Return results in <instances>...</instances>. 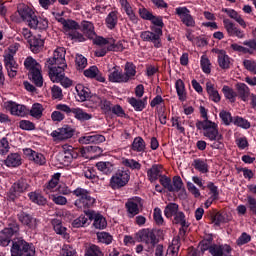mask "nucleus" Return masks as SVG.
<instances>
[{
    "label": "nucleus",
    "instance_id": "1",
    "mask_svg": "<svg viewBox=\"0 0 256 256\" xmlns=\"http://www.w3.org/2000/svg\"><path fill=\"white\" fill-rule=\"evenodd\" d=\"M196 128L202 131L206 139L213 141L211 144L212 149H222L223 147V134L219 133V125L209 119L197 120Z\"/></svg>",
    "mask_w": 256,
    "mask_h": 256
},
{
    "label": "nucleus",
    "instance_id": "2",
    "mask_svg": "<svg viewBox=\"0 0 256 256\" xmlns=\"http://www.w3.org/2000/svg\"><path fill=\"white\" fill-rule=\"evenodd\" d=\"M55 19L62 25L64 35L69 39L78 41V43H83V41H85V36L79 32L81 26L75 20L65 19L61 14H56Z\"/></svg>",
    "mask_w": 256,
    "mask_h": 256
},
{
    "label": "nucleus",
    "instance_id": "3",
    "mask_svg": "<svg viewBox=\"0 0 256 256\" xmlns=\"http://www.w3.org/2000/svg\"><path fill=\"white\" fill-rule=\"evenodd\" d=\"M94 45H98L99 49L96 50V57H105L109 51H123L125 46L123 41L115 42L113 38H104L96 36L93 40Z\"/></svg>",
    "mask_w": 256,
    "mask_h": 256
},
{
    "label": "nucleus",
    "instance_id": "4",
    "mask_svg": "<svg viewBox=\"0 0 256 256\" xmlns=\"http://www.w3.org/2000/svg\"><path fill=\"white\" fill-rule=\"evenodd\" d=\"M25 69L28 70V77L36 87H43V74H41V64L33 57L29 56L24 61Z\"/></svg>",
    "mask_w": 256,
    "mask_h": 256
},
{
    "label": "nucleus",
    "instance_id": "5",
    "mask_svg": "<svg viewBox=\"0 0 256 256\" xmlns=\"http://www.w3.org/2000/svg\"><path fill=\"white\" fill-rule=\"evenodd\" d=\"M72 193L77 197L74 202L77 209L85 211V209H90L92 205H95V198L91 197L89 190L85 188H76Z\"/></svg>",
    "mask_w": 256,
    "mask_h": 256
},
{
    "label": "nucleus",
    "instance_id": "6",
    "mask_svg": "<svg viewBox=\"0 0 256 256\" xmlns=\"http://www.w3.org/2000/svg\"><path fill=\"white\" fill-rule=\"evenodd\" d=\"M12 256H35V247L23 239L14 240L11 247Z\"/></svg>",
    "mask_w": 256,
    "mask_h": 256
},
{
    "label": "nucleus",
    "instance_id": "7",
    "mask_svg": "<svg viewBox=\"0 0 256 256\" xmlns=\"http://www.w3.org/2000/svg\"><path fill=\"white\" fill-rule=\"evenodd\" d=\"M151 31H143L140 34V38L142 41H147L148 43H152L156 49H161L163 44L161 42V37H163V30L161 28L155 29L150 28Z\"/></svg>",
    "mask_w": 256,
    "mask_h": 256
},
{
    "label": "nucleus",
    "instance_id": "8",
    "mask_svg": "<svg viewBox=\"0 0 256 256\" xmlns=\"http://www.w3.org/2000/svg\"><path fill=\"white\" fill-rule=\"evenodd\" d=\"M129 179H131V172H129V170H117V172L110 179V187L114 190L121 189L122 187H125L127 183H129Z\"/></svg>",
    "mask_w": 256,
    "mask_h": 256
},
{
    "label": "nucleus",
    "instance_id": "9",
    "mask_svg": "<svg viewBox=\"0 0 256 256\" xmlns=\"http://www.w3.org/2000/svg\"><path fill=\"white\" fill-rule=\"evenodd\" d=\"M29 187V182L26 179L16 181L8 191V199H10V201H15L18 197H21L23 193L29 191Z\"/></svg>",
    "mask_w": 256,
    "mask_h": 256
},
{
    "label": "nucleus",
    "instance_id": "10",
    "mask_svg": "<svg viewBox=\"0 0 256 256\" xmlns=\"http://www.w3.org/2000/svg\"><path fill=\"white\" fill-rule=\"evenodd\" d=\"M139 238L145 244V251L151 253L157 245V236L151 229H143L139 232Z\"/></svg>",
    "mask_w": 256,
    "mask_h": 256
},
{
    "label": "nucleus",
    "instance_id": "11",
    "mask_svg": "<svg viewBox=\"0 0 256 256\" xmlns=\"http://www.w3.org/2000/svg\"><path fill=\"white\" fill-rule=\"evenodd\" d=\"M175 13L186 27H195V19L187 7H177Z\"/></svg>",
    "mask_w": 256,
    "mask_h": 256
},
{
    "label": "nucleus",
    "instance_id": "12",
    "mask_svg": "<svg viewBox=\"0 0 256 256\" xmlns=\"http://www.w3.org/2000/svg\"><path fill=\"white\" fill-rule=\"evenodd\" d=\"M6 109L16 117H27V115H29V108H27V106L23 104H17L13 101L6 103Z\"/></svg>",
    "mask_w": 256,
    "mask_h": 256
},
{
    "label": "nucleus",
    "instance_id": "13",
    "mask_svg": "<svg viewBox=\"0 0 256 256\" xmlns=\"http://www.w3.org/2000/svg\"><path fill=\"white\" fill-rule=\"evenodd\" d=\"M16 233H19V225L17 224L8 228H4L0 232V245L2 247H7V245L11 243V237H13V235H15Z\"/></svg>",
    "mask_w": 256,
    "mask_h": 256
},
{
    "label": "nucleus",
    "instance_id": "14",
    "mask_svg": "<svg viewBox=\"0 0 256 256\" xmlns=\"http://www.w3.org/2000/svg\"><path fill=\"white\" fill-rule=\"evenodd\" d=\"M224 28L226 29L229 37H237V39H245V32L241 30L235 23L229 19L223 20Z\"/></svg>",
    "mask_w": 256,
    "mask_h": 256
},
{
    "label": "nucleus",
    "instance_id": "15",
    "mask_svg": "<svg viewBox=\"0 0 256 256\" xmlns=\"http://www.w3.org/2000/svg\"><path fill=\"white\" fill-rule=\"evenodd\" d=\"M214 53L217 54V63L220 69L227 71L230 67H233V59L227 55L225 50H214Z\"/></svg>",
    "mask_w": 256,
    "mask_h": 256
},
{
    "label": "nucleus",
    "instance_id": "16",
    "mask_svg": "<svg viewBox=\"0 0 256 256\" xmlns=\"http://www.w3.org/2000/svg\"><path fill=\"white\" fill-rule=\"evenodd\" d=\"M4 65L6 67L8 77H17V71H19V64H17L12 54L4 55Z\"/></svg>",
    "mask_w": 256,
    "mask_h": 256
},
{
    "label": "nucleus",
    "instance_id": "17",
    "mask_svg": "<svg viewBox=\"0 0 256 256\" xmlns=\"http://www.w3.org/2000/svg\"><path fill=\"white\" fill-rule=\"evenodd\" d=\"M65 53V48H56L53 57L47 60V65H61L62 67H67V62H65Z\"/></svg>",
    "mask_w": 256,
    "mask_h": 256
},
{
    "label": "nucleus",
    "instance_id": "18",
    "mask_svg": "<svg viewBox=\"0 0 256 256\" xmlns=\"http://www.w3.org/2000/svg\"><path fill=\"white\" fill-rule=\"evenodd\" d=\"M17 13L22 21H25L29 25L32 19L35 17V9L25 4H20L17 9Z\"/></svg>",
    "mask_w": 256,
    "mask_h": 256
},
{
    "label": "nucleus",
    "instance_id": "19",
    "mask_svg": "<svg viewBox=\"0 0 256 256\" xmlns=\"http://www.w3.org/2000/svg\"><path fill=\"white\" fill-rule=\"evenodd\" d=\"M54 141H65L73 137V129L69 126L58 128L50 134Z\"/></svg>",
    "mask_w": 256,
    "mask_h": 256
},
{
    "label": "nucleus",
    "instance_id": "20",
    "mask_svg": "<svg viewBox=\"0 0 256 256\" xmlns=\"http://www.w3.org/2000/svg\"><path fill=\"white\" fill-rule=\"evenodd\" d=\"M49 69V77L53 83H59L63 75H65V69L67 66L51 65L47 64Z\"/></svg>",
    "mask_w": 256,
    "mask_h": 256
},
{
    "label": "nucleus",
    "instance_id": "21",
    "mask_svg": "<svg viewBox=\"0 0 256 256\" xmlns=\"http://www.w3.org/2000/svg\"><path fill=\"white\" fill-rule=\"evenodd\" d=\"M25 157H27L30 161H34L37 165H45L46 159L45 156L39 152H35L31 148H26L23 150Z\"/></svg>",
    "mask_w": 256,
    "mask_h": 256
},
{
    "label": "nucleus",
    "instance_id": "22",
    "mask_svg": "<svg viewBox=\"0 0 256 256\" xmlns=\"http://www.w3.org/2000/svg\"><path fill=\"white\" fill-rule=\"evenodd\" d=\"M30 29H38L39 31H45L49 27V20L47 18L38 17L37 14L30 20L28 24Z\"/></svg>",
    "mask_w": 256,
    "mask_h": 256
},
{
    "label": "nucleus",
    "instance_id": "23",
    "mask_svg": "<svg viewBox=\"0 0 256 256\" xmlns=\"http://www.w3.org/2000/svg\"><path fill=\"white\" fill-rule=\"evenodd\" d=\"M87 215L89 219H92L94 221L93 225L95 229H105V227H107V220L105 219V217H103V215L95 211H88Z\"/></svg>",
    "mask_w": 256,
    "mask_h": 256
},
{
    "label": "nucleus",
    "instance_id": "24",
    "mask_svg": "<svg viewBox=\"0 0 256 256\" xmlns=\"http://www.w3.org/2000/svg\"><path fill=\"white\" fill-rule=\"evenodd\" d=\"M108 79L111 83H127L125 80V76L123 71L119 68V66H114L108 75Z\"/></svg>",
    "mask_w": 256,
    "mask_h": 256
},
{
    "label": "nucleus",
    "instance_id": "25",
    "mask_svg": "<svg viewBox=\"0 0 256 256\" xmlns=\"http://www.w3.org/2000/svg\"><path fill=\"white\" fill-rule=\"evenodd\" d=\"M18 219L22 225H26L28 229H36L37 228V219H35L33 216L21 212L18 214Z\"/></svg>",
    "mask_w": 256,
    "mask_h": 256
},
{
    "label": "nucleus",
    "instance_id": "26",
    "mask_svg": "<svg viewBox=\"0 0 256 256\" xmlns=\"http://www.w3.org/2000/svg\"><path fill=\"white\" fill-rule=\"evenodd\" d=\"M84 76L88 79H96L99 83H105V78L97 66H91L84 71Z\"/></svg>",
    "mask_w": 256,
    "mask_h": 256
},
{
    "label": "nucleus",
    "instance_id": "27",
    "mask_svg": "<svg viewBox=\"0 0 256 256\" xmlns=\"http://www.w3.org/2000/svg\"><path fill=\"white\" fill-rule=\"evenodd\" d=\"M231 253V246L225 244V245H217L213 244L210 247V254L212 256H227Z\"/></svg>",
    "mask_w": 256,
    "mask_h": 256
},
{
    "label": "nucleus",
    "instance_id": "28",
    "mask_svg": "<svg viewBox=\"0 0 256 256\" xmlns=\"http://www.w3.org/2000/svg\"><path fill=\"white\" fill-rule=\"evenodd\" d=\"M75 89L77 92L76 99L80 103H83V101H87L91 96V91L89 90V88L85 87L83 84H77Z\"/></svg>",
    "mask_w": 256,
    "mask_h": 256
},
{
    "label": "nucleus",
    "instance_id": "29",
    "mask_svg": "<svg viewBox=\"0 0 256 256\" xmlns=\"http://www.w3.org/2000/svg\"><path fill=\"white\" fill-rule=\"evenodd\" d=\"M125 207L128 212V217L133 219L135 215H139V199H131L128 200L125 204Z\"/></svg>",
    "mask_w": 256,
    "mask_h": 256
},
{
    "label": "nucleus",
    "instance_id": "30",
    "mask_svg": "<svg viewBox=\"0 0 256 256\" xmlns=\"http://www.w3.org/2000/svg\"><path fill=\"white\" fill-rule=\"evenodd\" d=\"M63 153H64V159L67 163H71L72 159H77L79 157V151L73 146H69L67 144L62 146Z\"/></svg>",
    "mask_w": 256,
    "mask_h": 256
},
{
    "label": "nucleus",
    "instance_id": "31",
    "mask_svg": "<svg viewBox=\"0 0 256 256\" xmlns=\"http://www.w3.org/2000/svg\"><path fill=\"white\" fill-rule=\"evenodd\" d=\"M28 43L32 53H39V51L43 49V45H45V41L41 38L40 35L33 36L30 40H28Z\"/></svg>",
    "mask_w": 256,
    "mask_h": 256
},
{
    "label": "nucleus",
    "instance_id": "32",
    "mask_svg": "<svg viewBox=\"0 0 256 256\" xmlns=\"http://www.w3.org/2000/svg\"><path fill=\"white\" fill-rule=\"evenodd\" d=\"M175 89L179 101H181L182 103H184V101H187V88H185V82H183L181 79L176 80Z\"/></svg>",
    "mask_w": 256,
    "mask_h": 256
},
{
    "label": "nucleus",
    "instance_id": "33",
    "mask_svg": "<svg viewBox=\"0 0 256 256\" xmlns=\"http://www.w3.org/2000/svg\"><path fill=\"white\" fill-rule=\"evenodd\" d=\"M120 5L123 11H125L126 15L129 17L132 23H137V15H135V11H133V7L127 0H120Z\"/></svg>",
    "mask_w": 256,
    "mask_h": 256
},
{
    "label": "nucleus",
    "instance_id": "34",
    "mask_svg": "<svg viewBox=\"0 0 256 256\" xmlns=\"http://www.w3.org/2000/svg\"><path fill=\"white\" fill-rule=\"evenodd\" d=\"M206 91L211 101H213L214 103H219V101H221V95L219 94V91L215 89V85H213L211 81L206 82Z\"/></svg>",
    "mask_w": 256,
    "mask_h": 256
},
{
    "label": "nucleus",
    "instance_id": "35",
    "mask_svg": "<svg viewBox=\"0 0 256 256\" xmlns=\"http://www.w3.org/2000/svg\"><path fill=\"white\" fill-rule=\"evenodd\" d=\"M22 163L21 155L19 153H11L4 161L6 167H19Z\"/></svg>",
    "mask_w": 256,
    "mask_h": 256
},
{
    "label": "nucleus",
    "instance_id": "36",
    "mask_svg": "<svg viewBox=\"0 0 256 256\" xmlns=\"http://www.w3.org/2000/svg\"><path fill=\"white\" fill-rule=\"evenodd\" d=\"M52 225L57 235H62L64 239H69V233H67V228L63 226V222H61V220L53 219Z\"/></svg>",
    "mask_w": 256,
    "mask_h": 256
},
{
    "label": "nucleus",
    "instance_id": "37",
    "mask_svg": "<svg viewBox=\"0 0 256 256\" xmlns=\"http://www.w3.org/2000/svg\"><path fill=\"white\" fill-rule=\"evenodd\" d=\"M124 79L126 83H129V81H132V79H135V75H137L136 67L133 63L127 62L124 67Z\"/></svg>",
    "mask_w": 256,
    "mask_h": 256
},
{
    "label": "nucleus",
    "instance_id": "38",
    "mask_svg": "<svg viewBox=\"0 0 256 256\" xmlns=\"http://www.w3.org/2000/svg\"><path fill=\"white\" fill-rule=\"evenodd\" d=\"M127 102L133 107L135 111H143L145 107H147V98L137 99L135 97H131L127 99Z\"/></svg>",
    "mask_w": 256,
    "mask_h": 256
},
{
    "label": "nucleus",
    "instance_id": "39",
    "mask_svg": "<svg viewBox=\"0 0 256 256\" xmlns=\"http://www.w3.org/2000/svg\"><path fill=\"white\" fill-rule=\"evenodd\" d=\"M59 179H61V173H56L52 176L46 186V193H55V191L59 190Z\"/></svg>",
    "mask_w": 256,
    "mask_h": 256
},
{
    "label": "nucleus",
    "instance_id": "40",
    "mask_svg": "<svg viewBox=\"0 0 256 256\" xmlns=\"http://www.w3.org/2000/svg\"><path fill=\"white\" fill-rule=\"evenodd\" d=\"M163 169V167H161V165H153L150 169H148L147 171V176L149 181H151V183H153V181H157V179H159V177L161 178L163 175H161V170Z\"/></svg>",
    "mask_w": 256,
    "mask_h": 256
},
{
    "label": "nucleus",
    "instance_id": "41",
    "mask_svg": "<svg viewBox=\"0 0 256 256\" xmlns=\"http://www.w3.org/2000/svg\"><path fill=\"white\" fill-rule=\"evenodd\" d=\"M82 31L88 39H95V26L93 25V22L83 21Z\"/></svg>",
    "mask_w": 256,
    "mask_h": 256
},
{
    "label": "nucleus",
    "instance_id": "42",
    "mask_svg": "<svg viewBox=\"0 0 256 256\" xmlns=\"http://www.w3.org/2000/svg\"><path fill=\"white\" fill-rule=\"evenodd\" d=\"M72 114L78 121H89V119H92L93 117V115L85 112L81 108H72Z\"/></svg>",
    "mask_w": 256,
    "mask_h": 256
},
{
    "label": "nucleus",
    "instance_id": "43",
    "mask_svg": "<svg viewBox=\"0 0 256 256\" xmlns=\"http://www.w3.org/2000/svg\"><path fill=\"white\" fill-rule=\"evenodd\" d=\"M222 93L225 99H227L230 103H235V101H237V92H235L233 88L224 85L222 88Z\"/></svg>",
    "mask_w": 256,
    "mask_h": 256
},
{
    "label": "nucleus",
    "instance_id": "44",
    "mask_svg": "<svg viewBox=\"0 0 256 256\" xmlns=\"http://www.w3.org/2000/svg\"><path fill=\"white\" fill-rule=\"evenodd\" d=\"M145 147V140H143L141 137L134 138L131 146L132 151H135L136 153H144Z\"/></svg>",
    "mask_w": 256,
    "mask_h": 256
},
{
    "label": "nucleus",
    "instance_id": "45",
    "mask_svg": "<svg viewBox=\"0 0 256 256\" xmlns=\"http://www.w3.org/2000/svg\"><path fill=\"white\" fill-rule=\"evenodd\" d=\"M192 165L196 171H199V173H209V165L207 164L206 160L195 159Z\"/></svg>",
    "mask_w": 256,
    "mask_h": 256
},
{
    "label": "nucleus",
    "instance_id": "46",
    "mask_svg": "<svg viewBox=\"0 0 256 256\" xmlns=\"http://www.w3.org/2000/svg\"><path fill=\"white\" fill-rule=\"evenodd\" d=\"M43 111L44 108L41 104L34 103L29 110L28 115H31V117H33L34 119H41V117H43Z\"/></svg>",
    "mask_w": 256,
    "mask_h": 256
},
{
    "label": "nucleus",
    "instance_id": "47",
    "mask_svg": "<svg viewBox=\"0 0 256 256\" xmlns=\"http://www.w3.org/2000/svg\"><path fill=\"white\" fill-rule=\"evenodd\" d=\"M96 167L98 171H101L105 175H109L113 173V170L115 169V167L113 166V163L111 162H98L96 164Z\"/></svg>",
    "mask_w": 256,
    "mask_h": 256
},
{
    "label": "nucleus",
    "instance_id": "48",
    "mask_svg": "<svg viewBox=\"0 0 256 256\" xmlns=\"http://www.w3.org/2000/svg\"><path fill=\"white\" fill-rule=\"evenodd\" d=\"M179 205L176 203H170L166 206L164 210V215L167 219H171V217L177 215L179 212Z\"/></svg>",
    "mask_w": 256,
    "mask_h": 256
},
{
    "label": "nucleus",
    "instance_id": "49",
    "mask_svg": "<svg viewBox=\"0 0 256 256\" xmlns=\"http://www.w3.org/2000/svg\"><path fill=\"white\" fill-rule=\"evenodd\" d=\"M85 256H104L101 248L95 244L90 245L85 249Z\"/></svg>",
    "mask_w": 256,
    "mask_h": 256
},
{
    "label": "nucleus",
    "instance_id": "50",
    "mask_svg": "<svg viewBox=\"0 0 256 256\" xmlns=\"http://www.w3.org/2000/svg\"><path fill=\"white\" fill-rule=\"evenodd\" d=\"M237 89H238V95L239 97L242 99V101H247V99H249V87L246 86L245 83H240L237 84Z\"/></svg>",
    "mask_w": 256,
    "mask_h": 256
},
{
    "label": "nucleus",
    "instance_id": "51",
    "mask_svg": "<svg viewBox=\"0 0 256 256\" xmlns=\"http://www.w3.org/2000/svg\"><path fill=\"white\" fill-rule=\"evenodd\" d=\"M200 67L203 73H206V75H209L211 73V61L209 60V57H207V55L201 56Z\"/></svg>",
    "mask_w": 256,
    "mask_h": 256
},
{
    "label": "nucleus",
    "instance_id": "52",
    "mask_svg": "<svg viewBox=\"0 0 256 256\" xmlns=\"http://www.w3.org/2000/svg\"><path fill=\"white\" fill-rule=\"evenodd\" d=\"M150 21L153 25V26H150V29H160V31H163V28L165 27V23H163L162 16L152 15V18H150Z\"/></svg>",
    "mask_w": 256,
    "mask_h": 256
},
{
    "label": "nucleus",
    "instance_id": "53",
    "mask_svg": "<svg viewBox=\"0 0 256 256\" xmlns=\"http://www.w3.org/2000/svg\"><path fill=\"white\" fill-rule=\"evenodd\" d=\"M28 197L33 203H37V205H45L47 203V199L37 192H30Z\"/></svg>",
    "mask_w": 256,
    "mask_h": 256
},
{
    "label": "nucleus",
    "instance_id": "54",
    "mask_svg": "<svg viewBox=\"0 0 256 256\" xmlns=\"http://www.w3.org/2000/svg\"><path fill=\"white\" fill-rule=\"evenodd\" d=\"M118 17L117 12L112 11L108 14L106 17V25L108 29H115V26L117 25Z\"/></svg>",
    "mask_w": 256,
    "mask_h": 256
},
{
    "label": "nucleus",
    "instance_id": "55",
    "mask_svg": "<svg viewBox=\"0 0 256 256\" xmlns=\"http://www.w3.org/2000/svg\"><path fill=\"white\" fill-rule=\"evenodd\" d=\"M172 183V190H170V193H179V191L183 189V180L179 176H174Z\"/></svg>",
    "mask_w": 256,
    "mask_h": 256
},
{
    "label": "nucleus",
    "instance_id": "56",
    "mask_svg": "<svg viewBox=\"0 0 256 256\" xmlns=\"http://www.w3.org/2000/svg\"><path fill=\"white\" fill-rule=\"evenodd\" d=\"M97 239L100 243H105V245H111L113 243V236L107 232L98 233Z\"/></svg>",
    "mask_w": 256,
    "mask_h": 256
},
{
    "label": "nucleus",
    "instance_id": "57",
    "mask_svg": "<svg viewBox=\"0 0 256 256\" xmlns=\"http://www.w3.org/2000/svg\"><path fill=\"white\" fill-rule=\"evenodd\" d=\"M232 123L237 127H241L242 129H249L251 127V123H249V121L239 116L234 117Z\"/></svg>",
    "mask_w": 256,
    "mask_h": 256
},
{
    "label": "nucleus",
    "instance_id": "58",
    "mask_svg": "<svg viewBox=\"0 0 256 256\" xmlns=\"http://www.w3.org/2000/svg\"><path fill=\"white\" fill-rule=\"evenodd\" d=\"M159 183L162 185L164 189H167V191H173V183L171 182V178L162 175L159 178Z\"/></svg>",
    "mask_w": 256,
    "mask_h": 256
},
{
    "label": "nucleus",
    "instance_id": "59",
    "mask_svg": "<svg viewBox=\"0 0 256 256\" xmlns=\"http://www.w3.org/2000/svg\"><path fill=\"white\" fill-rule=\"evenodd\" d=\"M60 256H77V251L73 246L65 244L60 251Z\"/></svg>",
    "mask_w": 256,
    "mask_h": 256
},
{
    "label": "nucleus",
    "instance_id": "60",
    "mask_svg": "<svg viewBox=\"0 0 256 256\" xmlns=\"http://www.w3.org/2000/svg\"><path fill=\"white\" fill-rule=\"evenodd\" d=\"M122 165L129 167L130 169H137L138 171L141 169V163L133 159H122Z\"/></svg>",
    "mask_w": 256,
    "mask_h": 256
},
{
    "label": "nucleus",
    "instance_id": "61",
    "mask_svg": "<svg viewBox=\"0 0 256 256\" xmlns=\"http://www.w3.org/2000/svg\"><path fill=\"white\" fill-rule=\"evenodd\" d=\"M235 143H236L238 149H240V150L247 149V147H249V140L245 136L236 137Z\"/></svg>",
    "mask_w": 256,
    "mask_h": 256
},
{
    "label": "nucleus",
    "instance_id": "62",
    "mask_svg": "<svg viewBox=\"0 0 256 256\" xmlns=\"http://www.w3.org/2000/svg\"><path fill=\"white\" fill-rule=\"evenodd\" d=\"M76 68L79 70L85 69L87 67V58L81 54H77L75 58Z\"/></svg>",
    "mask_w": 256,
    "mask_h": 256
},
{
    "label": "nucleus",
    "instance_id": "63",
    "mask_svg": "<svg viewBox=\"0 0 256 256\" xmlns=\"http://www.w3.org/2000/svg\"><path fill=\"white\" fill-rule=\"evenodd\" d=\"M219 116H220V119H222L224 125H229L234 121L233 116H231V114L228 111L222 110Z\"/></svg>",
    "mask_w": 256,
    "mask_h": 256
},
{
    "label": "nucleus",
    "instance_id": "64",
    "mask_svg": "<svg viewBox=\"0 0 256 256\" xmlns=\"http://www.w3.org/2000/svg\"><path fill=\"white\" fill-rule=\"evenodd\" d=\"M243 65L247 71L256 75V61L255 60H244Z\"/></svg>",
    "mask_w": 256,
    "mask_h": 256
}]
</instances>
